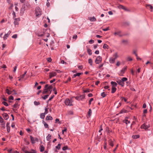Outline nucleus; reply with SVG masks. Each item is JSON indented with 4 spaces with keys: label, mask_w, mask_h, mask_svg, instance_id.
<instances>
[{
    "label": "nucleus",
    "mask_w": 153,
    "mask_h": 153,
    "mask_svg": "<svg viewBox=\"0 0 153 153\" xmlns=\"http://www.w3.org/2000/svg\"><path fill=\"white\" fill-rule=\"evenodd\" d=\"M106 131L108 133H110L112 131L111 129H110L108 127H106Z\"/></svg>",
    "instance_id": "35"
},
{
    "label": "nucleus",
    "mask_w": 153,
    "mask_h": 153,
    "mask_svg": "<svg viewBox=\"0 0 153 153\" xmlns=\"http://www.w3.org/2000/svg\"><path fill=\"white\" fill-rule=\"evenodd\" d=\"M39 149L41 152H43L45 150L44 146L42 145L40 146L39 147Z\"/></svg>",
    "instance_id": "20"
},
{
    "label": "nucleus",
    "mask_w": 153,
    "mask_h": 153,
    "mask_svg": "<svg viewBox=\"0 0 153 153\" xmlns=\"http://www.w3.org/2000/svg\"><path fill=\"white\" fill-rule=\"evenodd\" d=\"M45 114L44 113H41L40 114V117L42 119H44L45 117Z\"/></svg>",
    "instance_id": "33"
},
{
    "label": "nucleus",
    "mask_w": 153,
    "mask_h": 153,
    "mask_svg": "<svg viewBox=\"0 0 153 153\" xmlns=\"http://www.w3.org/2000/svg\"><path fill=\"white\" fill-rule=\"evenodd\" d=\"M2 115L5 120H7L8 119L9 116L7 113H4L2 114Z\"/></svg>",
    "instance_id": "11"
},
{
    "label": "nucleus",
    "mask_w": 153,
    "mask_h": 153,
    "mask_svg": "<svg viewBox=\"0 0 153 153\" xmlns=\"http://www.w3.org/2000/svg\"><path fill=\"white\" fill-rule=\"evenodd\" d=\"M14 24L15 25H19V22L20 20V18H16L14 19Z\"/></svg>",
    "instance_id": "12"
},
{
    "label": "nucleus",
    "mask_w": 153,
    "mask_h": 153,
    "mask_svg": "<svg viewBox=\"0 0 153 153\" xmlns=\"http://www.w3.org/2000/svg\"><path fill=\"white\" fill-rule=\"evenodd\" d=\"M85 95H80L79 96H77L75 97V98L76 100L78 101L82 100L85 97Z\"/></svg>",
    "instance_id": "6"
},
{
    "label": "nucleus",
    "mask_w": 153,
    "mask_h": 153,
    "mask_svg": "<svg viewBox=\"0 0 153 153\" xmlns=\"http://www.w3.org/2000/svg\"><path fill=\"white\" fill-rule=\"evenodd\" d=\"M87 51L88 54L89 55H92V53L91 52V50L89 48H87Z\"/></svg>",
    "instance_id": "28"
},
{
    "label": "nucleus",
    "mask_w": 153,
    "mask_h": 153,
    "mask_svg": "<svg viewBox=\"0 0 153 153\" xmlns=\"http://www.w3.org/2000/svg\"><path fill=\"white\" fill-rule=\"evenodd\" d=\"M31 152H29L28 151L25 150L24 152L25 153H36V150L32 149L31 150Z\"/></svg>",
    "instance_id": "15"
},
{
    "label": "nucleus",
    "mask_w": 153,
    "mask_h": 153,
    "mask_svg": "<svg viewBox=\"0 0 153 153\" xmlns=\"http://www.w3.org/2000/svg\"><path fill=\"white\" fill-rule=\"evenodd\" d=\"M67 130V128L66 127H65L64 128V129L62 130V134H64V132H66Z\"/></svg>",
    "instance_id": "57"
},
{
    "label": "nucleus",
    "mask_w": 153,
    "mask_h": 153,
    "mask_svg": "<svg viewBox=\"0 0 153 153\" xmlns=\"http://www.w3.org/2000/svg\"><path fill=\"white\" fill-rule=\"evenodd\" d=\"M74 97H73L71 98L70 99L69 98H66L65 100L64 103L66 105H69L70 106H72L73 104L72 103L73 102V99Z\"/></svg>",
    "instance_id": "1"
},
{
    "label": "nucleus",
    "mask_w": 153,
    "mask_h": 153,
    "mask_svg": "<svg viewBox=\"0 0 153 153\" xmlns=\"http://www.w3.org/2000/svg\"><path fill=\"white\" fill-rule=\"evenodd\" d=\"M127 80L128 79L126 77H123L121 79L122 82L123 83H124V82L127 81Z\"/></svg>",
    "instance_id": "30"
},
{
    "label": "nucleus",
    "mask_w": 153,
    "mask_h": 153,
    "mask_svg": "<svg viewBox=\"0 0 153 153\" xmlns=\"http://www.w3.org/2000/svg\"><path fill=\"white\" fill-rule=\"evenodd\" d=\"M106 94L104 92H103L101 93V96L103 97H105L106 96Z\"/></svg>",
    "instance_id": "44"
},
{
    "label": "nucleus",
    "mask_w": 153,
    "mask_h": 153,
    "mask_svg": "<svg viewBox=\"0 0 153 153\" xmlns=\"http://www.w3.org/2000/svg\"><path fill=\"white\" fill-rule=\"evenodd\" d=\"M56 123H58L59 124H61L60 122H59V119L58 118H56L55 120Z\"/></svg>",
    "instance_id": "60"
},
{
    "label": "nucleus",
    "mask_w": 153,
    "mask_h": 153,
    "mask_svg": "<svg viewBox=\"0 0 153 153\" xmlns=\"http://www.w3.org/2000/svg\"><path fill=\"white\" fill-rule=\"evenodd\" d=\"M60 146H61V145L60 144H59L57 146H56V148L57 149H60Z\"/></svg>",
    "instance_id": "56"
},
{
    "label": "nucleus",
    "mask_w": 153,
    "mask_h": 153,
    "mask_svg": "<svg viewBox=\"0 0 153 153\" xmlns=\"http://www.w3.org/2000/svg\"><path fill=\"white\" fill-rule=\"evenodd\" d=\"M47 88L48 89V90H49V89H52L53 88V87L52 85H50V86H49L48 85V87H47Z\"/></svg>",
    "instance_id": "58"
},
{
    "label": "nucleus",
    "mask_w": 153,
    "mask_h": 153,
    "mask_svg": "<svg viewBox=\"0 0 153 153\" xmlns=\"http://www.w3.org/2000/svg\"><path fill=\"white\" fill-rule=\"evenodd\" d=\"M48 86V84H46L45 85L44 90L42 92L43 94H46L48 93V89L47 88Z\"/></svg>",
    "instance_id": "7"
},
{
    "label": "nucleus",
    "mask_w": 153,
    "mask_h": 153,
    "mask_svg": "<svg viewBox=\"0 0 153 153\" xmlns=\"http://www.w3.org/2000/svg\"><path fill=\"white\" fill-rule=\"evenodd\" d=\"M57 75V74L56 72H52L49 73V78L51 79Z\"/></svg>",
    "instance_id": "8"
},
{
    "label": "nucleus",
    "mask_w": 153,
    "mask_h": 153,
    "mask_svg": "<svg viewBox=\"0 0 153 153\" xmlns=\"http://www.w3.org/2000/svg\"><path fill=\"white\" fill-rule=\"evenodd\" d=\"M71 78L69 76L68 77L67 80L66 81H65V83H67L68 82H70L71 81Z\"/></svg>",
    "instance_id": "53"
},
{
    "label": "nucleus",
    "mask_w": 153,
    "mask_h": 153,
    "mask_svg": "<svg viewBox=\"0 0 153 153\" xmlns=\"http://www.w3.org/2000/svg\"><path fill=\"white\" fill-rule=\"evenodd\" d=\"M117 82L118 83V84L120 85L122 87H123L124 85V83H123L122 82L121 80L119 79L117 81Z\"/></svg>",
    "instance_id": "16"
},
{
    "label": "nucleus",
    "mask_w": 153,
    "mask_h": 153,
    "mask_svg": "<svg viewBox=\"0 0 153 153\" xmlns=\"http://www.w3.org/2000/svg\"><path fill=\"white\" fill-rule=\"evenodd\" d=\"M117 7L120 9H122L126 11L128 10L124 6L121 4H118L117 6Z\"/></svg>",
    "instance_id": "10"
},
{
    "label": "nucleus",
    "mask_w": 153,
    "mask_h": 153,
    "mask_svg": "<svg viewBox=\"0 0 153 153\" xmlns=\"http://www.w3.org/2000/svg\"><path fill=\"white\" fill-rule=\"evenodd\" d=\"M11 31H9L8 32V33L7 34H5L4 35V36L3 37V39L4 40H5L7 39V38L9 36L10 34L11 33Z\"/></svg>",
    "instance_id": "13"
},
{
    "label": "nucleus",
    "mask_w": 153,
    "mask_h": 153,
    "mask_svg": "<svg viewBox=\"0 0 153 153\" xmlns=\"http://www.w3.org/2000/svg\"><path fill=\"white\" fill-rule=\"evenodd\" d=\"M114 34L115 36H116V35H118L120 37L128 35V34H123L122 33V31L121 30H119L117 32H115L114 33Z\"/></svg>",
    "instance_id": "3"
},
{
    "label": "nucleus",
    "mask_w": 153,
    "mask_h": 153,
    "mask_svg": "<svg viewBox=\"0 0 153 153\" xmlns=\"http://www.w3.org/2000/svg\"><path fill=\"white\" fill-rule=\"evenodd\" d=\"M94 100V99L93 98H91L90 100H89V105H91V102L93 101Z\"/></svg>",
    "instance_id": "63"
},
{
    "label": "nucleus",
    "mask_w": 153,
    "mask_h": 153,
    "mask_svg": "<svg viewBox=\"0 0 153 153\" xmlns=\"http://www.w3.org/2000/svg\"><path fill=\"white\" fill-rule=\"evenodd\" d=\"M35 14L36 16H39L42 15L41 9L39 7H37L35 9Z\"/></svg>",
    "instance_id": "2"
},
{
    "label": "nucleus",
    "mask_w": 153,
    "mask_h": 153,
    "mask_svg": "<svg viewBox=\"0 0 153 153\" xmlns=\"http://www.w3.org/2000/svg\"><path fill=\"white\" fill-rule=\"evenodd\" d=\"M104 149H106V148H107V142L105 141V142L104 143Z\"/></svg>",
    "instance_id": "47"
},
{
    "label": "nucleus",
    "mask_w": 153,
    "mask_h": 153,
    "mask_svg": "<svg viewBox=\"0 0 153 153\" xmlns=\"http://www.w3.org/2000/svg\"><path fill=\"white\" fill-rule=\"evenodd\" d=\"M127 112V110L124 109H122L120 112V113H126Z\"/></svg>",
    "instance_id": "41"
},
{
    "label": "nucleus",
    "mask_w": 153,
    "mask_h": 153,
    "mask_svg": "<svg viewBox=\"0 0 153 153\" xmlns=\"http://www.w3.org/2000/svg\"><path fill=\"white\" fill-rule=\"evenodd\" d=\"M51 135L50 134H48V136L46 137L47 140L48 141H49L51 139Z\"/></svg>",
    "instance_id": "31"
},
{
    "label": "nucleus",
    "mask_w": 153,
    "mask_h": 153,
    "mask_svg": "<svg viewBox=\"0 0 153 153\" xmlns=\"http://www.w3.org/2000/svg\"><path fill=\"white\" fill-rule=\"evenodd\" d=\"M117 90V88L115 87H112L111 93H114Z\"/></svg>",
    "instance_id": "23"
},
{
    "label": "nucleus",
    "mask_w": 153,
    "mask_h": 153,
    "mask_svg": "<svg viewBox=\"0 0 153 153\" xmlns=\"http://www.w3.org/2000/svg\"><path fill=\"white\" fill-rule=\"evenodd\" d=\"M103 48L104 49H108L109 46L107 44H105L104 45Z\"/></svg>",
    "instance_id": "39"
},
{
    "label": "nucleus",
    "mask_w": 153,
    "mask_h": 153,
    "mask_svg": "<svg viewBox=\"0 0 153 153\" xmlns=\"http://www.w3.org/2000/svg\"><path fill=\"white\" fill-rule=\"evenodd\" d=\"M7 131L8 132H9L10 130V123L7 122L6 124Z\"/></svg>",
    "instance_id": "17"
},
{
    "label": "nucleus",
    "mask_w": 153,
    "mask_h": 153,
    "mask_svg": "<svg viewBox=\"0 0 153 153\" xmlns=\"http://www.w3.org/2000/svg\"><path fill=\"white\" fill-rule=\"evenodd\" d=\"M30 138L31 141V142L32 144H34L35 143V141L33 137L32 136H30Z\"/></svg>",
    "instance_id": "24"
},
{
    "label": "nucleus",
    "mask_w": 153,
    "mask_h": 153,
    "mask_svg": "<svg viewBox=\"0 0 153 153\" xmlns=\"http://www.w3.org/2000/svg\"><path fill=\"white\" fill-rule=\"evenodd\" d=\"M0 122L1 123H5L4 120L2 117L1 116H0Z\"/></svg>",
    "instance_id": "40"
},
{
    "label": "nucleus",
    "mask_w": 153,
    "mask_h": 153,
    "mask_svg": "<svg viewBox=\"0 0 153 153\" xmlns=\"http://www.w3.org/2000/svg\"><path fill=\"white\" fill-rule=\"evenodd\" d=\"M19 102L18 101H16L15 104L12 105L14 108L18 109L19 107Z\"/></svg>",
    "instance_id": "9"
},
{
    "label": "nucleus",
    "mask_w": 153,
    "mask_h": 153,
    "mask_svg": "<svg viewBox=\"0 0 153 153\" xmlns=\"http://www.w3.org/2000/svg\"><path fill=\"white\" fill-rule=\"evenodd\" d=\"M115 60L114 58L111 57L109 59V62L110 63H113L114 62Z\"/></svg>",
    "instance_id": "22"
},
{
    "label": "nucleus",
    "mask_w": 153,
    "mask_h": 153,
    "mask_svg": "<svg viewBox=\"0 0 153 153\" xmlns=\"http://www.w3.org/2000/svg\"><path fill=\"white\" fill-rule=\"evenodd\" d=\"M5 123H2L1 124V127L2 128H4L5 127Z\"/></svg>",
    "instance_id": "54"
},
{
    "label": "nucleus",
    "mask_w": 153,
    "mask_h": 153,
    "mask_svg": "<svg viewBox=\"0 0 153 153\" xmlns=\"http://www.w3.org/2000/svg\"><path fill=\"white\" fill-rule=\"evenodd\" d=\"M77 37V36L75 34L73 36V39H75V40H76Z\"/></svg>",
    "instance_id": "59"
},
{
    "label": "nucleus",
    "mask_w": 153,
    "mask_h": 153,
    "mask_svg": "<svg viewBox=\"0 0 153 153\" xmlns=\"http://www.w3.org/2000/svg\"><path fill=\"white\" fill-rule=\"evenodd\" d=\"M91 113L92 111L91 109H89L88 112V116L89 117L91 116Z\"/></svg>",
    "instance_id": "38"
},
{
    "label": "nucleus",
    "mask_w": 153,
    "mask_h": 153,
    "mask_svg": "<svg viewBox=\"0 0 153 153\" xmlns=\"http://www.w3.org/2000/svg\"><path fill=\"white\" fill-rule=\"evenodd\" d=\"M9 100H13L14 99L13 97L12 96H10L9 98Z\"/></svg>",
    "instance_id": "64"
},
{
    "label": "nucleus",
    "mask_w": 153,
    "mask_h": 153,
    "mask_svg": "<svg viewBox=\"0 0 153 153\" xmlns=\"http://www.w3.org/2000/svg\"><path fill=\"white\" fill-rule=\"evenodd\" d=\"M26 73H27V71H25V72L24 74H22V75H21L20 76V77L21 78V79L23 78L24 77L25 75L26 74Z\"/></svg>",
    "instance_id": "43"
},
{
    "label": "nucleus",
    "mask_w": 153,
    "mask_h": 153,
    "mask_svg": "<svg viewBox=\"0 0 153 153\" xmlns=\"http://www.w3.org/2000/svg\"><path fill=\"white\" fill-rule=\"evenodd\" d=\"M78 68L80 69H82L83 68V66L82 65H79L78 66Z\"/></svg>",
    "instance_id": "62"
},
{
    "label": "nucleus",
    "mask_w": 153,
    "mask_h": 153,
    "mask_svg": "<svg viewBox=\"0 0 153 153\" xmlns=\"http://www.w3.org/2000/svg\"><path fill=\"white\" fill-rule=\"evenodd\" d=\"M132 137L134 139H136L140 137V135L139 134L133 135L132 136Z\"/></svg>",
    "instance_id": "25"
},
{
    "label": "nucleus",
    "mask_w": 153,
    "mask_h": 153,
    "mask_svg": "<svg viewBox=\"0 0 153 153\" xmlns=\"http://www.w3.org/2000/svg\"><path fill=\"white\" fill-rule=\"evenodd\" d=\"M48 108H45V112L44 113L45 114H47L48 113Z\"/></svg>",
    "instance_id": "50"
},
{
    "label": "nucleus",
    "mask_w": 153,
    "mask_h": 153,
    "mask_svg": "<svg viewBox=\"0 0 153 153\" xmlns=\"http://www.w3.org/2000/svg\"><path fill=\"white\" fill-rule=\"evenodd\" d=\"M114 58L115 59H116L117 57H118V56L117 55V53H115L114 55Z\"/></svg>",
    "instance_id": "51"
},
{
    "label": "nucleus",
    "mask_w": 153,
    "mask_h": 153,
    "mask_svg": "<svg viewBox=\"0 0 153 153\" xmlns=\"http://www.w3.org/2000/svg\"><path fill=\"white\" fill-rule=\"evenodd\" d=\"M49 96V95H45L44 97H42V98L44 100H46L47 98Z\"/></svg>",
    "instance_id": "48"
},
{
    "label": "nucleus",
    "mask_w": 153,
    "mask_h": 153,
    "mask_svg": "<svg viewBox=\"0 0 153 153\" xmlns=\"http://www.w3.org/2000/svg\"><path fill=\"white\" fill-rule=\"evenodd\" d=\"M2 104L4 105L5 106H8V105L7 104V103L5 101L2 102Z\"/></svg>",
    "instance_id": "52"
},
{
    "label": "nucleus",
    "mask_w": 153,
    "mask_h": 153,
    "mask_svg": "<svg viewBox=\"0 0 153 153\" xmlns=\"http://www.w3.org/2000/svg\"><path fill=\"white\" fill-rule=\"evenodd\" d=\"M136 124V123L135 121H133L132 123H131V128H132V126L134 125V124Z\"/></svg>",
    "instance_id": "61"
},
{
    "label": "nucleus",
    "mask_w": 153,
    "mask_h": 153,
    "mask_svg": "<svg viewBox=\"0 0 153 153\" xmlns=\"http://www.w3.org/2000/svg\"><path fill=\"white\" fill-rule=\"evenodd\" d=\"M68 147L67 146H65L62 148V150L64 151L66 149H68Z\"/></svg>",
    "instance_id": "45"
},
{
    "label": "nucleus",
    "mask_w": 153,
    "mask_h": 153,
    "mask_svg": "<svg viewBox=\"0 0 153 153\" xmlns=\"http://www.w3.org/2000/svg\"><path fill=\"white\" fill-rule=\"evenodd\" d=\"M146 7H149L150 9L151 10V11H152V10L153 8V7L152 6V5L150 4H146Z\"/></svg>",
    "instance_id": "32"
},
{
    "label": "nucleus",
    "mask_w": 153,
    "mask_h": 153,
    "mask_svg": "<svg viewBox=\"0 0 153 153\" xmlns=\"http://www.w3.org/2000/svg\"><path fill=\"white\" fill-rule=\"evenodd\" d=\"M140 128L141 129H146L148 128L147 127V126L145 124H144L142 125L140 127Z\"/></svg>",
    "instance_id": "21"
},
{
    "label": "nucleus",
    "mask_w": 153,
    "mask_h": 153,
    "mask_svg": "<svg viewBox=\"0 0 153 153\" xmlns=\"http://www.w3.org/2000/svg\"><path fill=\"white\" fill-rule=\"evenodd\" d=\"M111 83L112 87H116L117 86V83L115 82L112 81L111 82Z\"/></svg>",
    "instance_id": "19"
},
{
    "label": "nucleus",
    "mask_w": 153,
    "mask_h": 153,
    "mask_svg": "<svg viewBox=\"0 0 153 153\" xmlns=\"http://www.w3.org/2000/svg\"><path fill=\"white\" fill-rule=\"evenodd\" d=\"M102 58L100 56H97L95 60V62L96 64H98L101 62Z\"/></svg>",
    "instance_id": "5"
},
{
    "label": "nucleus",
    "mask_w": 153,
    "mask_h": 153,
    "mask_svg": "<svg viewBox=\"0 0 153 153\" xmlns=\"http://www.w3.org/2000/svg\"><path fill=\"white\" fill-rule=\"evenodd\" d=\"M122 43L125 45H127L128 44V41L127 40H123L122 41Z\"/></svg>",
    "instance_id": "29"
},
{
    "label": "nucleus",
    "mask_w": 153,
    "mask_h": 153,
    "mask_svg": "<svg viewBox=\"0 0 153 153\" xmlns=\"http://www.w3.org/2000/svg\"><path fill=\"white\" fill-rule=\"evenodd\" d=\"M121 98L122 100H124L125 102H126L127 101V99L123 97H121Z\"/></svg>",
    "instance_id": "55"
},
{
    "label": "nucleus",
    "mask_w": 153,
    "mask_h": 153,
    "mask_svg": "<svg viewBox=\"0 0 153 153\" xmlns=\"http://www.w3.org/2000/svg\"><path fill=\"white\" fill-rule=\"evenodd\" d=\"M6 92L9 95L11 94L12 91H10L8 89H7L6 90Z\"/></svg>",
    "instance_id": "34"
},
{
    "label": "nucleus",
    "mask_w": 153,
    "mask_h": 153,
    "mask_svg": "<svg viewBox=\"0 0 153 153\" xmlns=\"http://www.w3.org/2000/svg\"><path fill=\"white\" fill-rule=\"evenodd\" d=\"M24 140L25 141V143H26L27 145H28L30 143L28 140H27L26 138H24Z\"/></svg>",
    "instance_id": "37"
},
{
    "label": "nucleus",
    "mask_w": 153,
    "mask_h": 153,
    "mask_svg": "<svg viewBox=\"0 0 153 153\" xmlns=\"http://www.w3.org/2000/svg\"><path fill=\"white\" fill-rule=\"evenodd\" d=\"M127 66H125L121 70L119 73V75L120 76H123V74L125 73V71H126L127 69Z\"/></svg>",
    "instance_id": "4"
},
{
    "label": "nucleus",
    "mask_w": 153,
    "mask_h": 153,
    "mask_svg": "<svg viewBox=\"0 0 153 153\" xmlns=\"http://www.w3.org/2000/svg\"><path fill=\"white\" fill-rule=\"evenodd\" d=\"M89 20L91 21H96V19L95 17L93 16L92 17L89 18Z\"/></svg>",
    "instance_id": "27"
},
{
    "label": "nucleus",
    "mask_w": 153,
    "mask_h": 153,
    "mask_svg": "<svg viewBox=\"0 0 153 153\" xmlns=\"http://www.w3.org/2000/svg\"><path fill=\"white\" fill-rule=\"evenodd\" d=\"M127 60L128 61H130L132 60V59L131 57L129 56L127 57Z\"/></svg>",
    "instance_id": "42"
},
{
    "label": "nucleus",
    "mask_w": 153,
    "mask_h": 153,
    "mask_svg": "<svg viewBox=\"0 0 153 153\" xmlns=\"http://www.w3.org/2000/svg\"><path fill=\"white\" fill-rule=\"evenodd\" d=\"M50 0H47V2L46 3V6H47V7H49L50 6V3L49 2V1H50Z\"/></svg>",
    "instance_id": "49"
},
{
    "label": "nucleus",
    "mask_w": 153,
    "mask_h": 153,
    "mask_svg": "<svg viewBox=\"0 0 153 153\" xmlns=\"http://www.w3.org/2000/svg\"><path fill=\"white\" fill-rule=\"evenodd\" d=\"M34 103V105H39L40 104V103L39 102H37L36 101H35Z\"/></svg>",
    "instance_id": "46"
},
{
    "label": "nucleus",
    "mask_w": 153,
    "mask_h": 153,
    "mask_svg": "<svg viewBox=\"0 0 153 153\" xmlns=\"http://www.w3.org/2000/svg\"><path fill=\"white\" fill-rule=\"evenodd\" d=\"M108 144L109 145L111 146L112 147H113L114 146V144H113V140H112L111 139H109L108 140Z\"/></svg>",
    "instance_id": "18"
},
{
    "label": "nucleus",
    "mask_w": 153,
    "mask_h": 153,
    "mask_svg": "<svg viewBox=\"0 0 153 153\" xmlns=\"http://www.w3.org/2000/svg\"><path fill=\"white\" fill-rule=\"evenodd\" d=\"M128 118L127 117H126L125 118V119H124V120H123V123H125L126 125H127L128 124V123H130V122L129 121H128L127 119Z\"/></svg>",
    "instance_id": "14"
},
{
    "label": "nucleus",
    "mask_w": 153,
    "mask_h": 153,
    "mask_svg": "<svg viewBox=\"0 0 153 153\" xmlns=\"http://www.w3.org/2000/svg\"><path fill=\"white\" fill-rule=\"evenodd\" d=\"M88 62L89 64H90V65L91 66L92 65V63L93 61L90 58L88 60Z\"/></svg>",
    "instance_id": "36"
},
{
    "label": "nucleus",
    "mask_w": 153,
    "mask_h": 153,
    "mask_svg": "<svg viewBox=\"0 0 153 153\" xmlns=\"http://www.w3.org/2000/svg\"><path fill=\"white\" fill-rule=\"evenodd\" d=\"M46 120H53L52 117L50 116H47L46 117Z\"/></svg>",
    "instance_id": "26"
}]
</instances>
